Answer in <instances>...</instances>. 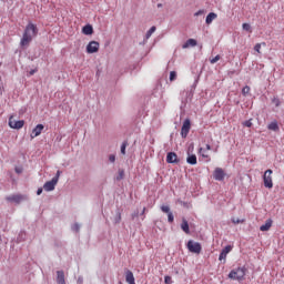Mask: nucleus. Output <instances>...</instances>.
<instances>
[{
    "label": "nucleus",
    "mask_w": 284,
    "mask_h": 284,
    "mask_svg": "<svg viewBox=\"0 0 284 284\" xmlns=\"http://www.w3.org/2000/svg\"><path fill=\"white\" fill-rule=\"evenodd\" d=\"M6 200L9 201V203H16L17 205H19V203H22V201H28V196L23 194H13L7 196Z\"/></svg>",
    "instance_id": "obj_5"
},
{
    "label": "nucleus",
    "mask_w": 284,
    "mask_h": 284,
    "mask_svg": "<svg viewBox=\"0 0 284 284\" xmlns=\"http://www.w3.org/2000/svg\"><path fill=\"white\" fill-rule=\"evenodd\" d=\"M57 178H52L51 181H48L43 184L44 192H52L54 191V187H57Z\"/></svg>",
    "instance_id": "obj_11"
},
{
    "label": "nucleus",
    "mask_w": 284,
    "mask_h": 284,
    "mask_svg": "<svg viewBox=\"0 0 284 284\" xmlns=\"http://www.w3.org/2000/svg\"><path fill=\"white\" fill-rule=\"evenodd\" d=\"M99 47H100V44L98 41L89 42V44L87 45L88 54H94V53L99 52Z\"/></svg>",
    "instance_id": "obj_7"
},
{
    "label": "nucleus",
    "mask_w": 284,
    "mask_h": 284,
    "mask_svg": "<svg viewBox=\"0 0 284 284\" xmlns=\"http://www.w3.org/2000/svg\"><path fill=\"white\" fill-rule=\"evenodd\" d=\"M158 8H163V3H158Z\"/></svg>",
    "instance_id": "obj_48"
},
{
    "label": "nucleus",
    "mask_w": 284,
    "mask_h": 284,
    "mask_svg": "<svg viewBox=\"0 0 284 284\" xmlns=\"http://www.w3.org/2000/svg\"><path fill=\"white\" fill-rule=\"evenodd\" d=\"M186 247L189 252H192V254H201V250H203V247L201 246V243L194 242L192 240L187 242Z\"/></svg>",
    "instance_id": "obj_4"
},
{
    "label": "nucleus",
    "mask_w": 284,
    "mask_h": 284,
    "mask_svg": "<svg viewBox=\"0 0 284 284\" xmlns=\"http://www.w3.org/2000/svg\"><path fill=\"white\" fill-rule=\"evenodd\" d=\"M143 214H145V207L143 209V211H142L141 215H143Z\"/></svg>",
    "instance_id": "obj_50"
},
{
    "label": "nucleus",
    "mask_w": 284,
    "mask_h": 284,
    "mask_svg": "<svg viewBox=\"0 0 284 284\" xmlns=\"http://www.w3.org/2000/svg\"><path fill=\"white\" fill-rule=\"evenodd\" d=\"M125 148H128V141H124L121 144V154L123 155H125Z\"/></svg>",
    "instance_id": "obj_28"
},
{
    "label": "nucleus",
    "mask_w": 284,
    "mask_h": 284,
    "mask_svg": "<svg viewBox=\"0 0 284 284\" xmlns=\"http://www.w3.org/2000/svg\"><path fill=\"white\" fill-rule=\"evenodd\" d=\"M242 29L246 32H252V26L250 23H243Z\"/></svg>",
    "instance_id": "obj_26"
},
{
    "label": "nucleus",
    "mask_w": 284,
    "mask_h": 284,
    "mask_svg": "<svg viewBox=\"0 0 284 284\" xmlns=\"http://www.w3.org/2000/svg\"><path fill=\"white\" fill-rule=\"evenodd\" d=\"M71 230H72V232L79 233V232L81 231V224H80V223H74V224L71 226Z\"/></svg>",
    "instance_id": "obj_25"
},
{
    "label": "nucleus",
    "mask_w": 284,
    "mask_h": 284,
    "mask_svg": "<svg viewBox=\"0 0 284 284\" xmlns=\"http://www.w3.org/2000/svg\"><path fill=\"white\" fill-rule=\"evenodd\" d=\"M109 161L110 163H114L116 161V155L114 154L109 155Z\"/></svg>",
    "instance_id": "obj_39"
},
{
    "label": "nucleus",
    "mask_w": 284,
    "mask_h": 284,
    "mask_svg": "<svg viewBox=\"0 0 284 284\" xmlns=\"http://www.w3.org/2000/svg\"><path fill=\"white\" fill-rule=\"evenodd\" d=\"M136 216H139V212H134V213L132 214V219H136Z\"/></svg>",
    "instance_id": "obj_45"
},
{
    "label": "nucleus",
    "mask_w": 284,
    "mask_h": 284,
    "mask_svg": "<svg viewBox=\"0 0 284 284\" xmlns=\"http://www.w3.org/2000/svg\"><path fill=\"white\" fill-rule=\"evenodd\" d=\"M59 176H61V171H57L55 176H53V179H57V183H59Z\"/></svg>",
    "instance_id": "obj_41"
},
{
    "label": "nucleus",
    "mask_w": 284,
    "mask_h": 284,
    "mask_svg": "<svg viewBox=\"0 0 284 284\" xmlns=\"http://www.w3.org/2000/svg\"><path fill=\"white\" fill-rule=\"evenodd\" d=\"M161 210H162V212H164V214H169L170 212H172V211L170 210V206H168V205H162V206H161Z\"/></svg>",
    "instance_id": "obj_31"
},
{
    "label": "nucleus",
    "mask_w": 284,
    "mask_h": 284,
    "mask_svg": "<svg viewBox=\"0 0 284 284\" xmlns=\"http://www.w3.org/2000/svg\"><path fill=\"white\" fill-rule=\"evenodd\" d=\"M156 32V28L153 26L150 28V30L146 31L145 33V40L148 41V39H150V37H152V34H154Z\"/></svg>",
    "instance_id": "obj_24"
},
{
    "label": "nucleus",
    "mask_w": 284,
    "mask_h": 284,
    "mask_svg": "<svg viewBox=\"0 0 284 284\" xmlns=\"http://www.w3.org/2000/svg\"><path fill=\"white\" fill-rule=\"evenodd\" d=\"M206 150H212V146L210 144H206Z\"/></svg>",
    "instance_id": "obj_47"
},
{
    "label": "nucleus",
    "mask_w": 284,
    "mask_h": 284,
    "mask_svg": "<svg viewBox=\"0 0 284 284\" xmlns=\"http://www.w3.org/2000/svg\"><path fill=\"white\" fill-rule=\"evenodd\" d=\"M245 272H247L245 266L234 268L229 273V278L232 281H243V278H245Z\"/></svg>",
    "instance_id": "obj_2"
},
{
    "label": "nucleus",
    "mask_w": 284,
    "mask_h": 284,
    "mask_svg": "<svg viewBox=\"0 0 284 284\" xmlns=\"http://www.w3.org/2000/svg\"><path fill=\"white\" fill-rule=\"evenodd\" d=\"M82 32L87 36L90 37V34H94V28L92 24H87L82 28Z\"/></svg>",
    "instance_id": "obj_17"
},
{
    "label": "nucleus",
    "mask_w": 284,
    "mask_h": 284,
    "mask_svg": "<svg viewBox=\"0 0 284 284\" xmlns=\"http://www.w3.org/2000/svg\"><path fill=\"white\" fill-rule=\"evenodd\" d=\"M37 34H39V29L37 28V24L29 22L20 40V45L22 48H24V45H30V43L32 42V39H34Z\"/></svg>",
    "instance_id": "obj_1"
},
{
    "label": "nucleus",
    "mask_w": 284,
    "mask_h": 284,
    "mask_svg": "<svg viewBox=\"0 0 284 284\" xmlns=\"http://www.w3.org/2000/svg\"><path fill=\"white\" fill-rule=\"evenodd\" d=\"M166 163H179V155L174 152H169L166 155Z\"/></svg>",
    "instance_id": "obj_14"
},
{
    "label": "nucleus",
    "mask_w": 284,
    "mask_h": 284,
    "mask_svg": "<svg viewBox=\"0 0 284 284\" xmlns=\"http://www.w3.org/2000/svg\"><path fill=\"white\" fill-rule=\"evenodd\" d=\"M199 152H200V154H202L203 153V148H200Z\"/></svg>",
    "instance_id": "obj_49"
},
{
    "label": "nucleus",
    "mask_w": 284,
    "mask_h": 284,
    "mask_svg": "<svg viewBox=\"0 0 284 284\" xmlns=\"http://www.w3.org/2000/svg\"><path fill=\"white\" fill-rule=\"evenodd\" d=\"M192 128V122L190 119L184 120L181 128V136L182 139H187V134H190V129Z\"/></svg>",
    "instance_id": "obj_6"
},
{
    "label": "nucleus",
    "mask_w": 284,
    "mask_h": 284,
    "mask_svg": "<svg viewBox=\"0 0 284 284\" xmlns=\"http://www.w3.org/2000/svg\"><path fill=\"white\" fill-rule=\"evenodd\" d=\"M267 129L272 130L273 132H278V130H280L278 122L273 121V122L268 123Z\"/></svg>",
    "instance_id": "obj_22"
},
{
    "label": "nucleus",
    "mask_w": 284,
    "mask_h": 284,
    "mask_svg": "<svg viewBox=\"0 0 284 284\" xmlns=\"http://www.w3.org/2000/svg\"><path fill=\"white\" fill-rule=\"evenodd\" d=\"M194 151V146H189L187 150V158H186V163H189V165H196L197 161H196V155L195 154H190V152Z\"/></svg>",
    "instance_id": "obj_9"
},
{
    "label": "nucleus",
    "mask_w": 284,
    "mask_h": 284,
    "mask_svg": "<svg viewBox=\"0 0 284 284\" xmlns=\"http://www.w3.org/2000/svg\"><path fill=\"white\" fill-rule=\"evenodd\" d=\"M201 14H203V10H199L197 12H195V13H194V17H199V16H201Z\"/></svg>",
    "instance_id": "obj_43"
},
{
    "label": "nucleus",
    "mask_w": 284,
    "mask_h": 284,
    "mask_svg": "<svg viewBox=\"0 0 284 284\" xmlns=\"http://www.w3.org/2000/svg\"><path fill=\"white\" fill-rule=\"evenodd\" d=\"M125 281L129 284H136V282L134 280V273H132V271L126 270V272H125Z\"/></svg>",
    "instance_id": "obj_15"
},
{
    "label": "nucleus",
    "mask_w": 284,
    "mask_h": 284,
    "mask_svg": "<svg viewBox=\"0 0 284 284\" xmlns=\"http://www.w3.org/2000/svg\"><path fill=\"white\" fill-rule=\"evenodd\" d=\"M124 179H125V171L123 169H119L115 181H123Z\"/></svg>",
    "instance_id": "obj_23"
},
{
    "label": "nucleus",
    "mask_w": 284,
    "mask_h": 284,
    "mask_svg": "<svg viewBox=\"0 0 284 284\" xmlns=\"http://www.w3.org/2000/svg\"><path fill=\"white\" fill-rule=\"evenodd\" d=\"M272 103H274V105L278 108L281 105V100L278 98H273Z\"/></svg>",
    "instance_id": "obj_32"
},
{
    "label": "nucleus",
    "mask_w": 284,
    "mask_h": 284,
    "mask_svg": "<svg viewBox=\"0 0 284 284\" xmlns=\"http://www.w3.org/2000/svg\"><path fill=\"white\" fill-rule=\"evenodd\" d=\"M44 128L45 126L43 124L36 125V128L32 130L31 139H36V136L41 135V132H43Z\"/></svg>",
    "instance_id": "obj_13"
},
{
    "label": "nucleus",
    "mask_w": 284,
    "mask_h": 284,
    "mask_svg": "<svg viewBox=\"0 0 284 284\" xmlns=\"http://www.w3.org/2000/svg\"><path fill=\"white\" fill-rule=\"evenodd\" d=\"M202 156H203V159H209L210 158V155H207L205 153H202Z\"/></svg>",
    "instance_id": "obj_46"
},
{
    "label": "nucleus",
    "mask_w": 284,
    "mask_h": 284,
    "mask_svg": "<svg viewBox=\"0 0 284 284\" xmlns=\"http://www.w3.org/2000/svg\"><path fill=\"white\" fill-rule=\"evenodd\" d=\"M36 72H37V69H32V70L29 72L30 77H32Z\"/></svg>",
    "instance_id": "obj_44"
},
{
    "label": "nucleus",
    "mask_w": 284,
    "mask_h": 284,
    "mask_svg": "<svg viewBox=\"0 0 284 284\" xmlns=\"http://www.w3.org/2000/svg\"><path fill=\"white\" fill-rule=\"evenodd\" d=\"M232 223H234V225H239V223H245V220H241V219H235V217H232Z\"/></svg>",
    "instance_id": "obj_30"
},
{
    "label": "nucleus",
    "mask_w": 284,
    "mask_h": 284,
    "mask_svg": "<svg viewBox=\"0 0 284 284\" xmlns=\"http://www.w3.org/2000/svg\"><path fill=\"white\" fill-rule=\"evenodd\" d=\"M23 125H26V121L23 120L12 121V116L9 119V126L12 130H21Z\"/></svg>",
    "instance_id": "obj_8"
},
{
    "label": "nucleus",
    "mask_w": 284,
    "mask_h": 284,
    "mask_svg": "<svg viewBox=\"0 0 284 284\" xmlns=\"http://www.w3.org/2000/svg\"><path fill=\"white\" fill-rule=\"evenodd\" d=\"M14 172H16V174H23V168H21V166H16V168H14Z\"/></svg>",
    "instance_id": "obj_36"
},
{
    "label": "nucleus",
    "mask_w": 284,
    "mask_h": 284,
    "mask_svg": "<svg viewBox=\"0 0 284 284\" xmlns=\"http://www.w3.org/2000/svg\"><path fill=\"white\" fill-rule=\"evenodd\" d=\"M272 169H268L264 172L263 181H264V187H267L268 190H272L274 187V183L272 182Z\"/></svg>",
    "instance_id": "obj_3"
},
{
    "label": "nucleus",
    "mask_w": 284,
    "mask_h": 284,
    "mask_svg": "<svg viewBox=\"0 0 284 284\" xmlns=\"http://www.w3.org/2000/svg\"><path fill=\"white\" fill-rule=\"evenodd\" d=\"M242 94L245 97V94H250V87L245 85L243 89H242Z\"/></svg>",
    "instance_id": "obj_35"
},
{
    "label": "nucleus",
    "mask_w": 284,
    "mask_h": 284,
    "mask_svg": "<svg viewBox=\"0 0 284 284\" xmlns=\"http://www.w3.org/2000/svg\"><path fill=\"white\" fill-rule=\"evenodd\" d=\"M270 227H272V219L266 220V222L260 226L261 232H268Z\"/></svg>",
    "instance_id": "obj_18"
},
{
    "label": "nucleus",
    "mask_w": 284,
    "mask_h": 284,
    "mask_svg": "<svg viewBox=\"0 0 284 284\" xmlns=\"http://www.w3.org/2000/svg\"><path fill=\"white\" fill-rule=\"evenodd\" d=\"M213 179L215 181H225V171L221 168H216L213 172Z\"/></svg>",
    "instance_id": "obj_10"
},
{
    "label": "nucleus",
    "mask_w": 284,
    "mask_h": 284,
    "mask_svg": "<svg viewBox=\"0 0 284 284\" xmlns=\"http://www.w3.org/2000/svg\"><path fill=\"white\" fill-rule=\"evenodd\" d=\"M196 40L195 39H189V40H186V42L182 45V48L183 49H185V48H190V45L192 47V48H194L195 45H196Z\"/></svg>",
    "instance_id": "obj_21"
},
{
    "label": "nucleus",
    "mask_w": 284,
    "mask_h": 284,
    "mask_svg": "<svg viewBox=\"0 0 284 284\" xmlns=\"http://www.w3.org/2000/svg\"><path fill=\"white\" fill-rule=\"evenodd\" d=\"M169 79H170L171 82L176 81V71H171Z\"/></svg>",
    "instance_id": "obj_29"
},
{
    "label": "nucleus",
    "mask_w": 284,
    "mask_h": 284,
    "mask_svg": "<svg viewBox=\"0 0 284 284\" xmlns=\"http://www.w3.org/2000/svg\"><path fill=\"white\" fill-rule=\"evenodd\" d=\"M216 13L214 12H210L207 16H206V19H205V23L207 26H210V23H212V21H214V19H216Z\"/></svg>",
    "instance_id": "obj_20"
},
{
    "label": "nucleus",
    "mask_w": 284,
    "mask_h": 284,
    "mask_svg": "<svg viewBox=\"0 0 284 284\" xmlns=\"http://www.w3.org/2000/svg\"><path fill=\"white\" fill-rule=\"evenodd\" d=\"M181 230H183L185 234H190V224L187 223V220H182Z\"/></svg>",
    "instance_id": "obj_19"
},
{
    "label": "nucleus",
    "mask_w": 284,
    "mask_h": 284,
    "mask_svg": "<svg viewBox=\"0 0 284 284\" xmlns=\"http://www.w3.org/2000/svg\"><path fill=\"white\" fill-rule=\"evenodd\" d=\"M217 61H221V55H215L213 59L210 60V63L214 64L216 63Z\"/></svg>",
    "instance_id": "obj_33"
},
{
    "label": "nucleus",
    "mask_w": 284,
    "mask_h": 284,
    "mask_svg": "<svg viewBox=\"0 0 284 284\" xmlns=\"http://www.w3.org/2000/svg\"><path fill=\"white\" fill-rule=\"evenodd\" d=\"M254 50L255 52H258V54H261V43H256Z\"/></svg>",
    "instance_id": "obj_40"
},
{
    "label": "nucleus",
    "mask_w": 284,
    "mask_h": 284,
    "mask_svg": "<svg viewBox=\"0 0 284 284\" xmlns=\"http://www.w3.org/2000/svg\"><path fill=\"white\" fill-rule=\"evenodd\" d=\"M119 284H123L122 282H119Z\"/></svg>",
    "instance_id": "obj_51"
},
{
    "label": "nucleus",
    "mask_w": 284,
    "mask_h": 284,
    "mask_svg": "<svg viewBox=\"0 0 284 284\" xmlns=\"http://www.w3.org/2000/svg\"><path fill=\"white\" fill-rule=\"evenodd\" d=\"M244 128H252V120H246L243 122Z\"/></svg>",
    "instance_id": "obj_38"
},
{
    "label": "nucleus",
    "mask_w": 284,
    "mask_h": 284,
    "mask_svg": "<svg viewBox=\"0 0 284 284\" xmlns=\"http://www.w3.org/2000/svg\"><path fill=\"white\" fill-rule=\"evenodd\" d=\"M164 282H165V284H172L173 283L172 276H170V275L164 276Z\"/></svg>",
    "instance_id": "obj_37"
},
{
    "label": "nucleus",
    "mask_w": 284,
    "mask_h": 284,
    "mask_svg": "<svg viewBox=\"0 0 284 284\" xmlns=\"http://www.w3.org/2000/svg\"><path fill=\"white\" fill-rule=\"evenodd\" d=\"M232 252V245H226L220 253L219 261H225L227 258V254Z\"/></svg>",
    "instance_id": "obj_12"
},
{
    "label": "nucleus",
    "mask_w": 284,
    "mask_h": 284,
    "mask_svg": "<svg viewBox=\"0 0 284 284\" xmlns=\"http://www.w3.org/2000/svg\"><path fill=\"white\" fill-rule=\"evenodd\" d=\"M114 223L115 224L121 223V211H116V215L114 217Z\"/></svg>",
    "instance_id": "obj_27"
},
{
    "label": "nucleus",
    "mask_w": 284,
    "mask_h": 284,
    "mask_svg": "<svg viewBox=\"0 0 284 284\" xmlns=\"http://www.w3.org/2000/svg\"><path fill=\"white\" fill-rule=\"evenodd\" d=\"M57 283L65 284V273L63 271H57Z\"/></svg>",
    "instance_id": "obj_16"
},
{
    "label": "nucleus",
    "mask_w": 284,
    "mask_h": 284,
    "mask_svg": "<svg viewBox=\"0 0 284 284\" xmlns=\"http://www.w3.org/2000/svg\"><path fill=\"white\" fill-rule=\"evenodd\" d=\"M168 221L170 223H174V213H172V212L168 213Z\"/></svg>",
    "instance_id": "obj_34"
},
{
    "label": "nucleus",
    "mask_w": 284,
    "mask_h": 284,
    "mask_svg": "<svg viewBox=\"0 0 284 284\" xmlns=\"http://www.w3.org/2000/svg\"><path fill=\"white\" fill-rule=\"evenodd\" d=\"M41 194H43V187H39V189L37 190V195H38V196H41Z\"/></svg>",
    "instance_id": "obj_42"
}]
</instances>
